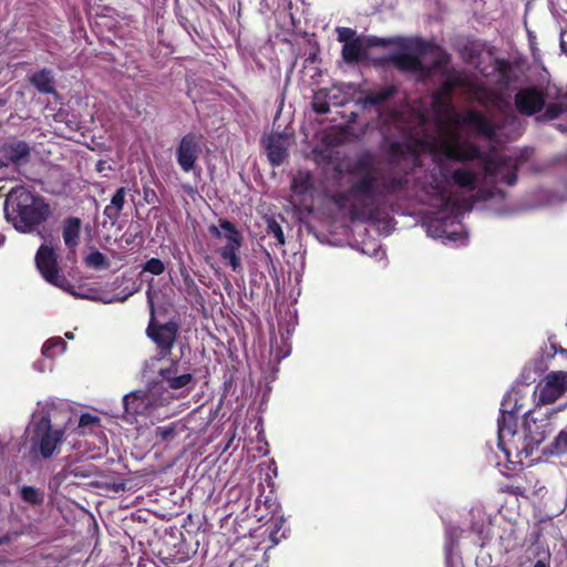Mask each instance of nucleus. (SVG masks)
Returning <instances> with one entry per match:
<instances>
[{
  "label": "nucleus",
  "mask_w": 567,
  "mask_h": 567,
  "mask_svg": "<svg viewBox=\"0 0 567 567\" xmlns=\"http://www.w3.org/2000/svg\"><path fill=\"white\" fill-rule=\"evenodd\" d=\"M494 70L498 75L496 85L499 89L506 90L511 84L517 81V76L514 74L513 64L507 59L496 58L494 60Z\"/></svg>",
  "instance_id": "a211bd4d"
},
{
  "label": "nucleus",
  "mask_w": 567,
  "mask_h": 567,
  "mask_svg": "<svg viewBox=\"0 0 567 567\" xmlns=\"http://www.w3.org/2000/svg\"><path fill=\"white\" fill-rule=\"evenodd\" d=\"M268 159L272 166H280L288 156L286 138L282 133L270 134L264 140Z\"/></svg>",
  "instance_id": "2eb2a0df"
},
{
  "label": "nucleus",
  "mask_w": 567,
  "mask_h": 567,
  "mask_svg": "<svg viewBox=\"0 0 567 567\" xmlns=\"http://www.w3.org/2000/svg\"><path fill=\"white\" fill-rule=\"evenodd\" d=\"M2 159L7 167L9 164L16 167L23 166L30 162L31 148L24 141H11L1 146Z\"/></svg>",
  "instance_id": "ddd939ff"
},
{
  "label": "nucleus",
  "mask_w": 567,
  "mask_h": 567,
  "mask_svg": "<svg viewBox=\"0 0 567 567\" xmlns=\"http://www.w3.org/2000/svg\"><path fill=\"white\" fill-rule=\"evenodd\" d=\"M185 431V425L181 422H173L167 425L157 426L155 429V436L162 442H172L178 434Z\"/></svg>",
  "instance_id": "393cba45"
},
{
  "label": "nucleus",
  "mask_w": 567,
  "mask_h": 567,
  "mask_svg": "<svg viewBox=\"0 0 567 567\" xmlns=\"http://www.w3.org/2000/svg\"><path fill=\"white\" fill-rule=\"evenodd\" d=\"M208 231L212 237L224 241L217 250L220 258L228 262L234 271L241 269L239 250L244 244V236L236 225L228 219H219L218 226L210 225Z\"/></svg>",
  "instance_id": "423d86ee"
},
{
  "label": "nucleus",
  "mask_w": 567,
  "mask_h": 567,
  "mask_svg": "<svg viewBox=\"0 0 567 567\" xmlns=\"http://www.w3.org/2000/svg\"><path fill=\"white\" fill-rule=\"evenodd\" d=\"M182 277L185 293L195 300L203 299L199 287L187 271H182Z\"/></svg>",
  "instance_id": "f704fd0d"
},
{
  "label": "nucleus",
  "mask_w": 567,
  "mask_h": 567,
  "mask_svg": "<svg viewBox=\"0 0 567 567\" xmlns=\"http://www.w3.org/2000/svg\"><path fill=\"white\" fill-rule=\"evenodd\" d=\"M432 188L441 198L445 196L446 189L441 182L435 181V183L432 185Z\"/></svg>",
  "instance_id": "c03bdc74"
},
{
  "label": "nucleus",
  "mask_w": 567,
  "mask_h": 567,
  "mask_svg": "<svg viewBox=\"0 0 567 567\" xmlns=\"http://www.w3.org/2000/svg\"><path fill=\"white\" fill-rule=\"evenodd\" d=\"M484 51V44L477 40L468 41L462 49V56L468 63L477 62Z\"/></svg>",
  "instance_id": "bb28decb"
},
{
  "label": "nucleus",
  "mask_w": 567,
  "mask_h": 567,
  "mask_svg": "<svg viewBox=\"0 0 567 567\" xmlns=\"http://www.w3.org/2000/svg\"><path fill=\"white\" fill-rule=\"evenodd\" d=\"M81 226L82 221L79 217H68L63 220L62 237L69 255H75L80 245Z\"/></svg>",
  "instance_id": "dca6fc26"
},
{
  "label": "nucleus",
  "mask_w": 567,
  "mask_h": 567,
  "mask_svg": "<svg viewBox=\"0 0 567 567\" xmlns=\"http://www.w3.org/2000/svg\"><path fill=\"white\" fill-rule=\"evenodd\" d=\"M143 199L150 205L159 203L156 192L150 186H143Z\"/></svg>",
  "instance_id": "ea45409f"
},
{
  "label": "nucleus",
  "mask_w": 567,
  "mask_h": 567,
  "mask_svg": "<svg viewBox=\"0 0 567 567\" xmlns=\"http://www.w3.org/2000/svg\"><path fill=\"white\" fill-rule=\"evenodd\" d=\"M147 302L150 306V320L146 336L155 343L157 357L162 360L171 355L178 337L179 324L174 320L162 323L156 319L155 303L151 290L147 291Z\"/></svg>",
  "instance_id": "0eeeda50"
},
{
  "label": "nucleus",
  "mask_w": 567,
  "mask_h": 567,
  "mask_svg": "<svg viewBox=\"0 0 567 567\" xmlns=\"http://www.w3.org/2000/svg\"><path fill=\"white\" fill-rule=\"evenodd\" d=\"M4 166H6V162L2 158H0V168H2Z\"/></svg>",
  "instance_id": "8fccbe9b"
},
{
  "label": "nucleus",
  "mask_w": 567,
  "mask_h": 567,
  "mask_svg": "<svg viewBox=\"0 0 567 567\" xmlns=\"http://www.w3.org/2000/svg\"><path fill=\"white\" fill-rule=\"evenodd\" d=\"M451 179L456 186L470 192L475 190L477 187V174L465 167L456 168L452 173Z\"/></svg>",
  "instance_id": "4be33fe9"
},
{
  "label": "nucleus",
  "mask_w": 567,
  "mask_h": 567,
  "mask_svg": "<svg viewBox=\"0 0 567 567\" xmlns=\"http://www.w3.org/2000/svg\"><path fill=\"white\" fill-rule=\"evenodd\" d=\"M502 492L514 496L527 497V488L522 484H506L502 487Z\"/></svg>",
  "instance_id": "4c0bfd02"
},
{
  "label": "nucleus",
  "mask_w": 567,
  "mask_h": 567,
  "mask_svg": "<svg viewBox=\"0 0 567 567\" xmlns=\"http://www.w3.org/2000/svg\"><path fill=\"white\" fill-rule=\"evenodd\" d=\"M143 271L159 276L165 271V265L159 258L153 257L144 264Z\"/></svg>",
  "instance_id": "c9c22d12"
},
{
  "label": "nucleus",
  "mask_w": 567,
  "mask_h": 567,
  "mask_svg": "<svg viewBox=\"0 0 567 567\" xmlns=\"http://www.w3.org/2000/svg\"><path fill=\"white\" fill-rule=\"evenodd\" d=\"M69 472L78 477H90L92 475L90 468L83 465L70 466Z\"/></svg>",
  "instance_id": "37998d69"
},
{
  "label": "nucleus",
  "mask_w": 567,
  "mask_h": 567,
  "mask_svg": "<svg viewBox=\"0 0 567 567\" xmlns=\"http://www.w3.org/2000/svg\"><path fill=\"white\" fill-rule=\"evenodd\" d=\"M173 402V396L156 386L152 382L147 391H133L123 398L124 410L127 415L151 416L159 406H167Z\"/></svg>",
  "instance_id": "39448f33"
},
{
  "label": "nucleus",
  "mask_w": 567,
  "mask_h": 567,
  "mask_svg": "<svg viewBox=\"0 0 567 567\" xmlns=\"http://www.w3.org/2000/svg\"><path fill=\"white\" fill-rule=\"evenodd\" d=\"M533 567H550L549 565V554L546 559H538Z\"/></svg>",
  "instance_id": "49530a36"
},
{
  "label": "nucleus",
  "mask_w": 567,
  "mask_h": 567,
  "mask_svg": "<svg viewBox=\"0 0 567 567\" xmlns=\"http://www.w3.org/2000/svg\"><path fill=\"white\" fill-rule=\"evenodd\" d=\"M99 423H100V419L97 416L92 415L90 413H83L79 420V427L85 429L90 425H94V424H99Z\"/></svg>",
  "instance_id": "a19ab883"
},
{
  "label": "nucleus",
  "mask_w": 567,
  "mask_h": 567,
  "mask_svg": "<svg viewBox=\"0 0 567 567\" xmlns=\"http://www.w3.org/2000/svg\"><path fill=\"white\" fill-rule=\"evenodd\" d=\"M551 349L554 350V353H567V350L561 347H557L555 343H551Z\"/></svg>",
  "instance_id": "de8ad7c7"
},
{
  "label": "nucleus",
  "mask_w": 567,
  "mask_h": 567,
  "mask_svg": "<svg viewBox=\"0 0 567 567\" xmlns=\"http://www.w3.org/2000/svg\"><path fill=\"white\" fill-rule=\"evenodd\" d=\"M348 173L353 181L347 193L338 195L336 203L341 205L347 199H353L359 204V208L353 207L351 214L369 220H375L381 206L390 197L405 192L409 184L405 175L380 169L374 155L370 152L359 155L349 166Z\"/></svg>",
  "instance_id": "f257e3e1"
},
{
  "label": "nucleus",
  "mask_w": 567,
  "mask_h": 567,
  "mask_svg": "<svg viewBox=\"0 0 567 567\" xmlns=\"http://www.w3.org/2000/svg\"><path fill=\"white\" fill-rule=\"evenodd\" d=\"M125 197H126V188L125 187L117 188L115 194L111 198L110 205L105 206V208H104L103 214L105 217H107L110 219L112 225H114L121 217V213L125 205Z\"/></svg>",
  "instance_id": "aec40b11"
},
{
  "label": "nucleus",
  "mask_w": 567,
  "mask_h": 567,
  "mask_svg": "<svg viewBox=\"0 0 567 567\" xmlns=\"http://www.w3.org/2000/svg\"><path fill=\"white\" fill-rule=\"evenodd\" d=\"M35 265L42 277L51 285L65 288L68 280L60 272L58 256L54 249L48 245H41L35 254Z\"/></svg>",
  "instance_id": "6e6552de"
},
{
  "label": "nucleus",
  "mask_w": 567,
  "mask_h": 567,
  "mask_svg": "<svg viewBox=\"0 0 567 567\" xmlns=\"http://www.w3.org/2000/svg\"><path fill=\"white\" fill-rule=\"evenodd\" d=\"M389 60L401 72L423 71V63L421 59L410 53L393 54Z\"/></svg>",
  "instance_id": "6ab92c4d"
},
{
  "label": "nucleus",
  "mask_w": 567,
  "mask_h": 567,
  "mask_svg": "<svg viewBox=\"0 0 567 567\" xmlns=\"http://www.w3.org/2000/svg\"><path fill=\"white\" fill-rule=\"evenodd\" d=\"M313 109H315V111H316L317 113H319V114H326V113H328V112H329V110H330L329 104H328V103H326V102H323V103H321V104H317V103H315V104H313Z\"/></svg>",
  "instance_id": "a18cd8bd"
},
{
  "label": "nucleus",
  "mask_w": 567,
  "mask_h": 567,
  "mask_svg": "<svg viewBox=\"0 0 567 567\" xmlns=\"http://www.w3.org/2000/svg\"><path fill=\"white\" fill-rule=\"evenodd\" d=\"M462 85L463 79L460 75H449L442 83L440 87V93L446 97H450L454 93L455 89Z\"/></svg>",
  "instance_id": "473e14b6"
},
{
  "label": "nucleus",
  "mask_w": 567,
  "mask_h": 567,
  "mask_svg": "<svg viewBox=\"0 0 567 567\" xmlns=\"http://www.w3.org/2000/svg\"><path fill=\"white\" fill-rule=\"evenodd\" d=\"M567 391V375L565 372L549 373L544 384L539 388V402L551 404L561 398Z\"/></svg>",
  "instance_id": "f8f14e48"
},
{
  "label": "nucleus",
  "mask_w": 567,
  "mask_h": 567,
  "mask_svg": "<svg viewBox=\"0 0 567 567\" xmlns=\"http://www.w3.org/2000/svg\"><path fill=\"white\" fill-rule=\"evenodd\" d=\"M34 435L39 440V451L43 458H49L53 455L58 444L64 437V431L61 429H53L49 417H41L35 425Z\"/></svg>",
  "instance_id": "9b49d317"
},
{
  "label": "nucleus",
  "mask_w": 567,
  "mask_h": 567,
  "mask_svg": "<svg viewBox=\"0 0 567 567\" xmlns=\"http://www.w3.org/2000/svg\"><path fill=\"white\" fill-rule=\"evenodd\" d=\"M498 423V436L499 439H504L506 435H515V427L517 423V417L512 412L502 411L501 417L497 421Z\"/></svg>",
  "instance_id": "a878e982"
},
{
  "label": "nucleus",
  "mask_w": 567,
  "mask_h": 567,
  "mask_svg": "<svg viewBox=\"0 0 567 567\" xmlns=\"http://www.w3.org/2000/svg\"><path fill=\"white\" fill-rule=\"evenodd\" d=\"M337 34H338V41L342 42L343 44L350 43L352 40H354L355 31L351 28L347 27H339L337 28Z\"/></svg>",
  "instance_id": "e433bc0d"
},
{
  "label": "nucleus",
  "mask_w": 567,
  "mask_h": 567,
  "mask_svg": "<svg viewBox=\"0 0 567 567\" xmlns=\"http://www.w3.org/2000/svg\"><path fill=\"white\" fill-rule=\"evenodd\" d=\"M544 113L539 116L542 121H553L561 116L567 111V105L564 103H549L545 105Z\"/></svg>",
  "instance_id": "2f4dec72"
},
{
  "label": "nucleus",
  "mask_w": 567,
  "mask_h": 567,
  "mask_svg": "<svg viewBox=\"0 0 567 567\" xmlns=\"http://www.w3.org/2000/svg\"><path fill=\"white\" fill-rule=\"evenodd\" d=\"M66 347V342L62 338L56 337L47 340L41 351L44 357L53 359L58 353L64 352Z\"/></svg>",
  "instance_id": "cd10ccee"
},
{
  "label": "nucleus",
  "mask_w": 567,
  "mask_h": 567,
  "mask_svg": "<svg viewBox=\"0 0 567 567\" xmlns=\"http://www.w3.org/2000/svg\"><path fill=\"white\" fill-rule=\"evenodd\" d=\"M398 92L399 87L394 84L388 85L381 90L369 91L364 95V105L380 106L394 97Z\"/></svg>",
  "instance_id": "412c9836"
},
{
  "label": "nucleus",
  "mask_w": 567,
  "mask_h": 567,
  "mask_svg": "<svg viewBox=\"0 0 567 567\" xmlns=\"http://www.w3.org/2000/svg\"><path fill=\"white\" fill-rule=\"evenodd\" d=\"M85 264L95 269H107L110 267L107 258L99 250L90 252L85 258Z\"/></svg>",
  "instance_id": "72a5a7b5"
},
{
  "label": "nucleus",
  "mask_w": 567,
  "mask_h": 567,
  "mask_svg": "<svg viewBox=\"0 0 567 567\" xmlns=\"http://www.w3.org/2000/svg\"><path fill=\"white\" fill-rule=\"evenodd\" d=\"M441 152L445 158L458 163L481 161L487 181L499 178L501 182L513 186L517 182V167H509V161L505 157H493L484 155L481 148L467 141L449 140L441 144Z\"/></svg>",
  "instance_id": "7ed1b4c3"
},
{
  "label": "nucleus",
  "mask_w": 567,
  "mask_h": 567,
  "mask_svg": "<svg viewBox=\"0 0 567 567\" xmlns=\"http://www.w3.org/2000/svg\"><path fill=\"white\" fill-rule=\"evenodd\" d=\"M509 117H511L512 120H515V118H516V115H515L513 112H511Z\"/></svg>",
  "instance_id": "3c124183"
},
{
  "label": "nucleus",
  "mask_w": 567,
  "mask_h": 567,
  "mask_svg": "<svg viewBox=\"0 0 567 567\" xmlns=\"http://www.w3.org/2000/svg\"><path fill=\"white\" fill-rule=\"evenodd\" d=\"M203 135L196 133L185 134L176 147V162L184 173L195 169L196 162L202 153Z\"/></svg>",
  "instance_id": "9d476101"
},
{
  "label": "nucleus",
  "mask_w": 567,
  "mask_h": 567,
  "mask_svg": "<svg viewBox=\"0 0 567 567\" xmlns=\"http://www.w3.org/2000/svg\"><path fill=\"white\" fill-rule=\"evenodd\" d=\"M152 383L156 386L161 385L162 390L168 392L174 401L182 396L184 390H193L197 384V379L193 371L181 364L179 359H171L166 367L158 370Z\"/></svg>",
  "instance_id": "20e7f679"
},
{
  "label": "nucleus",
  "mask_w": 567,
  "mask_h": 567,
  "mask_svg": "<svg viewBox=\"0 0 567 567\" xmlns=\"http://www.w3.org/2000/svg\"><path fill=\"white\" fill-rule=\"evenodd\" d=\"M30 82L41 93L54 92L53 79L51 76V71H49L47 69L35 72L31 76Z\"/></svg>",
  "instance_id": "b1692460"
},
{
  "label": "nucleus",
  "mask_w": 567,
  "mask_h": 567,
  "mask_svg": "<svg viewBox=\"0 0 567 567\" xmlns=\"http://www.w3.org/2000/svg\"><path fill=\"white\" fill-rule=\"evenodd\" d=\"M266 231L268 235H274L278 245H285L286 238L282 227L275 217H266Z\"/></svg>",
  "instance_id": "7c9ffc66"
},
{
  "label": "nucleus",
  "mask_w": 567,
  "mask_h": 567,
  "mask_svg": "<svg viewBox=\"0 0 567 567\" xmlns=\"http://www.w3.org/2000/svg\"><path fill=\"white\" fill-rule=\"evenodd\" d=\"M4 215L17 230L31 233L50 217L51 207L43 197L18 186L7 195Z\"/></svg>",
  "instance_id": "f03ea898"
},
{
  "label": "nucleus",
  "mask_w": 567,
  "mask_h": 567,
  "mask_svg": "<svg viewBox=\"0 0 567 567\" xmlns=\"http://www.w3.org/2000/svg\"><path fill=\"white\" fill-rule=\"evenodd\" d=\"M313 188V179L310 172H298L291 182V190L296 195H306Z\"/></svg>",
  "instance_id": "5701e85b"
},
{
  "label": "nucleus",
  "mask_w": 567,
  "mask_h": 567,
  "mask_svg": "<svg viewBox=\"0 0 567 567\" xmlns=\"http://www.w3.org/2000/svg\"><path fill=\"white\" fill-rule=\"evenodd\" d=\"M342 59L348 64H358L367 59V45L361 37H357L350 43L343 44Z\"/></svg>",
  "instance_id": "f3484780"
},
{
  "label": "nucleus",
  "mask_w": 567,
  "mask_h": 567,
  "mask_svg": "<svg viewBox=\"0 0 567 567\" xmlns=\"http://www.w3.org/2000/svg\"><path fill=\"white\" fill-rule=\"evenodd\" d=\"M549 8L553 13L567 14V0H549Z\"/></svg>",
  "instance_id": "79ce46f5"
},
{
  "label": "nucleus",
  "mask_w": 567,
  "mask_h": 567,
  "mask_svg": "<svg viewBox=\"0 0 567 567\" xmlns=\"http://www.w3.org/2000/svg\"><path fill=\"white\" fill-rule=\"evenodd\" d=\"M21 498L31 505H41L44 501L43 493L33 486H23L20 491Z\"/></svg>",
  "instance_id": "c85d7f7f"
},
{
  "label": "nucleus",
  "mask_w": 567,
  "mask_h": 567,
  "mask_svg": "<svg viewBox=\"0 0 567 567\" xmlns=\"http://www.w3.org/2000/svg\"><path fill=\"white\" fill-rule=\"evenodd\" d=\"M514 105L520 115H536L540 113L546 105V92L536 85L522 87L514 96Z\"/></svg>",
  "instance_id": "1a4fd4ad"
},
{
  "label": "nucleus",
  "mask_w": 567,
  "mask_h": 567,
  "mask_svg": "<svg viewBox=\"0 0 567 567\" xmlns=\"http://www.w3.org/2000/svg\"><path fill=\"white\" fill-rule=\"evenodd\" d=\"M462 124L475 131L485 138L492 140L496 135V126L485 114L476 110H467L461 118Z\"/></svg>",
  "instance_id": "4468645a"
},
{
  "label": "nucleus",
  "mask_w": 567,
  "mask_h": 567,
  "mask_svg": "<svg viewBox=\"0 0 567 567\" xmlns=\"http://www.w3.org/2000/svg\"><path fill=\"white\" fill-rule=\"evenodd\" d=\"M410 151V146L400 142H393L390 144L389 152L393 157H401Z\"/></svg>",
  "instance_id": "58836bf2"
},
{
  "label": "nucleus",
  "mask_w": 567,
  "mask_h": 567,
  "mask_svg": "<svg viewBox=\"0 0 567 567\" xmlns=\"http://www.w3.org/2000/svg\"><path fill=\"white\" fill-rule=\"evenodd\" d=\"M65 337H66L68 339H73V333H72V332H66V333H65Z\"/></svg>",
  "instance_id": "09e8293b"
},
{
  "label": "nucleus",
  "mask_w": 567,
  "mask_h": 567,
  "mask_svg": "<svg viewBox=\"0 0 567 567\" xmlns=\"http://www.w3.org/2000/svg\"><path fill=\"white\" fill-rule=\"evenodd\" d=\"M483 97H484L485 102L494 105L501 112H503L506 107H509V103L504 97V95L499 92L484 90Z\"/></svg>",
  "instance_id": "c756f323"
}]
</instances>
